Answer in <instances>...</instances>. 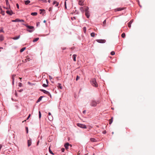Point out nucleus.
<instances>
[{
	"label": "nucleus",
	"instance_id": "1",
	"mask_svg": "<svg viewBox=\"0 0 155 155\" xmlns=\"http://www.w3.org/2000/svg\"><path fill=\"white\" fill-rule=\"evenodd\" d=\"M80 10L82 12L84 11L85 10V15L87 18H88L90 17V15L88 11V8L87 7H81L80 8Z\"/></svg>",
	"mask_w": 155,
	"mask_h": 155
},
{
	"label": "nucleus",
	"instance_id": "2",
	"mask_svg": "<svg viewBox=\"0 0 155 155\" xmlns=\"http://www.w3.org/2000/svg\"><path fill=\"white\" fill-rule=\"evenodd\" d=\"M91 83L93 86L97 87L98 86V84L95 78H93L91 80Z\"/></svg>",
	"mask_w": 155,
	"mask_h": 155
},
{
	"label": "nucleus",
	"instance_id": "3",
	"mask_svg": "<svg viewBox=\"0 0 155 155\" xmlns=\"http://www.w3.org/2000/svg\"><path fill=\"white\" fill-rule=\"evenodd\" d=\"M25 26L28 28V29H27V31H28L29 32H33L34 30V28L33 26H29L27 25H25Z\"/></svg>",
	"mask_w": 155,
	"mask_h": 155
},
{
	"label": "nucleus",
	"instance_id": "4",
	"mask_svg": "<svg viewBox=\"0 0 155 155\" xmlns=\"http://www.w3.org/2000/svg\"><path fill=\"white\" fill-rule=\"evenodd\" d=\"M99 103V101H95L92 100L90 103V105L92 107H95L96 106L97 104Z\"/></svg>",
	"mask_w": 155,
	"mask_h": 155
},
{
	"label": "nucleus",
	"instance_id": "5",
	"mask_svg": "<svg viewBox=\"0 0 155 155\" xmlns=\"http://www.w3.org/2000/svg\"><path fill=\"white\" fill-rule=\"evenodd\" d=\"M96 41L97 42L101 43H104L106 42V40L104 39H97Z\"/></svg>",
	"mask_w": 155,
	"mask_h": 155
},
{
	"label": "nucleus",
	"instance_id": "6",
	"mask_svg": "<svg viewBox=\"0 0 155 155\" xmlns=\"http://www.w3.org/2000/svg\"><path fill=\"white\" fill-rule=\"evenodd\" d=\"M78 126L79 127L83 128H86V126L85 125L81 124L78 123Z\"/></svg>",
	"mask_w": 155,
	"mask_h": 155
},
{
	"label": "nucleus",
	"instance_id": "7",
	"mask_svg": "<svg viewBox=\"0 0 155 155\" xmlns=\"http://www.w3.org/2000/svg\"><path fill=\"white\" fill-rule=\"evenodd\" d=\"M40 90L41 91L43 92H44V93L47 94L48 95H50V96H51V95L50 93L48 91L46 90L43 89H41Z\"/></svg>",
	"mask_w": 155,
	"mask_h": 155
},
{
	"label": "nucleus",
	"instance_id": "8",
	"mask_svg": "<svg viewBox=\"0 0 155 155\" xmlns=\"http://www.w3.org/2000/svg\"><path fill=\"white\" fill-rule=\"evenodd\" d=\"M12 22H24V21L23 20H20L19 19H16L15 20H12Z\"/></svg>",
	"mask_w": 155,
	"mask_h": 155
},
{
	"label": "nucleus",
	"instance_id": "9",
	"mask_svg": "<svg viewBox=\"0 0 155 155\" xmlns=\"http://www.w3.org/2000/svg\"><path fill=\"white\" fill-rule=\"evenodd\" d=\"M6 13L7 14H8L11 15H12L13 14V13L12 10H10V11L7 10L6 11Z\"/></svg>",
	"mask_w": 155,
	"mask_h": 155
},
{
	"label": "nucleus",
	"instance_id": "10",
	"mask_svg": "<svg viewBox=\"0 0 155 155\" xmlns=\"http://www.w3.org/2000/svg\"><path fill=\"white\" fill-rule=\"evenodd\" d=\"M31 139L29 140H28V146L29 147L31 145Z\"/></svg>",
	"mask_w": 155,
	"mask_h": 155
},
{
	"label": "nucleus",
	"instance_id": "11",
	"mask_svg": "<svg viewBox=\"0 0 155 155\" xmlns=\"http://www.w3.org/2000/svg\"><path fill=\"white\" fill-rule=\"evenodd\" d=\"M69 145L71 146V145H70L68 143H66L65 144L64 146H65V149L66 150H67L68 149V147Z\"/></svg>",
	"mask_w": 155,
	"mask_h": 155
},
{
	"label": "nucleus",
	"instance_id": "12",
	"mask_svg": "<svg viewBox=\"0 0 155 155\" xmlns=\"http://www.w3.org/2000/svg\"><path fill=\"white\" fill-rule=\"evenodd\" d=\"M90 140L92 142H96V141H97V140H96L95 139H94V138H91Z\"/></svg>",
	"mask_w": 155,
	"mask_h": 155
},
{
	"label": "nucleus",
	"instance_id": "13",
	"mask_svg": "<svg viewBox=\"0 0 155 155\" xmlns=\"http://www.w3.org/2000/svg\"><path fill=\"white\" fill-rule=\"evenodd\" d=\"M84 2L82 0H80L79 2V4L80 5H84V4L83 3Z\"/></svg>",
	"mask_w": 155,
	"mask_h": 155
},
{
	"label": "nucleus",
	"instance_id": "14",
	"mask_svg": "<svg viewBox=\"0 0 155 155\" xmlns=\"http://www.w3.org/2000/svg\"><path fill=\"white\" fill-rule=\"evenodd\" d=\"M4 39V37L2 35H0V41H2Z\"/></svg>",
	"mask_w": 155,
	"mask_h": 155
},
{
	"label": "nucleus",
	"instance_id": "15",
	"mask_svg": "<svg viewBox=\"0 0 155 155\" xmlns=\"http://www.w3.org/2000/svg\"><path fill=\"white\" fill-rule=\"evenodd\" d=\"M48 118L50 121H52L53 120V118L52 116H48Z\"/></svg>",
	"mask_w": 155,
	"mask_h": 155
},
{
	"label": "nucleus",
	"instance_id": "16",
	"mask_svg": "<svg viewBox=\"0 0 155 155\" xmlns=\"http://www.w3.org/2000/svg\"><path fill=\"white\" fill-rule=\"evenodd\" d=\"M20 37V35H19V36H16V37H15L14 38H12V39L14 40H17L18 39H19Z\"/></svg>",
	"mask_w": 155,
	"mask_h": 155
},
{
	"label": "nucleus",
	"instance_id": "17",
	"mask_svg": "<svg viewBox=\"0 0 155 155\" xmlns=\"http://www.w3.org/2000/svg\"><path fill=\"white\" fill-rule=\"evenodd\" d=\"M76 56H77V55L76 54H74L73 55V60L74 61H76Z\"/></svg>",
	"mask_w": 155,
	"mask_h": 155
},
{
	"label": "nucleus",
	"instance_id": "18",
	"mask_svg": "<svg viewBox=\"0 0 155 155\" xmlns=\"http://www.w3.org/2000/svg\"><path fill=\"white\" fill-rule=\"evenodd\" d=\"M58 88H60V89H62V86H61V84L59 83L58 84Z\"/></svg>",
	"mask_w": 155,
	"mask_h": 155
},
{
	"label": "nucleus",
	"instance_id": "19",
	"mask_svg": "<svg viewBox=\"0 0 155 155\" xmlns=\"http://www.w3.org/2000/svg\"><path fill=\"white\" fill-rule=\"evenodd\" d=\"M30 1L29 0H27L25 1V4L26 5H28L30 3Z\"/></svg>",
	"mask_w": 155,
	"mask_h": 155
},
{
	"label": "nucleus",
	"instance_id": "20",
	"mask_svg": "<svg viewBox=\"0 0 155 155\" xmlns=\"http://www.w3.org/2000/svg\"><path fill=\"white\" fill-rule=\"evenodd\" d=\"M53 5L56 4L55 6H57L58 5V3L56 1H54L53 3Z\"/></svg>",
	"mask_w": 155,
	"mask_h": 155
},
{
	"label": "nucleus",
	"instance_id": "21",
	"mask_svg": "<svg viewBox=\"0 0 155 155\" xmlns=\"http://www.w3.org/2000/svg\"><path fill=\"white\" fill-rule=\"evenodd\" d=\"M6 4L8 6H9V8H10V5L9 4L8 0H5Z\"/></svg>",
	"mask_w": 155,
	"mask_h": 155
},
{
	"label": "nucleus",
	"instance_id": "22",
	"mask_svg": "<svg viewBox=\"0 0 155 155\" xmlns=\"http://www.w3.org/2000/svg\"><path fill=\"white\" fill-rule=\"evenodd\" d=\"M113 120V117H112L111 119L109 120V124H111L112 123Z\"/></svg>",
	"mask_w": 155,
	"mask_h": 155
},
{
	"label": "nucleus",
	"instance_id": "23",
	"mask_svg": "<svg viewBox=\"0 0 155 155\" xmlns=\"http://www.w3.org/2000/svg\"><path fill=\"white\" fill-rule=\"evenodd\" d=\"M43 97L42 96H41L37 100V102H40L42 98Z\"/></svg>",
	"mask_w": 155,
	"mask_h": 155
},
{
	"label": "nucleus",
	"instance_id": "24",
	"mask_svg": "<svg viewBox=\"0 0 155 155\" xmlns=\"http://www.w3.org/2000/svg\"><path fill=\"white\" fill-rule=\"evenodd\" d=\"M31 15L33 16H36L37 15V12H32L31 13Z\"/></svg>",
	"mask_w": 155,
	"mask_h": 155
},
{
	"label": "nucleus",
	"instance_id": "25",
	"mask_svg": "<svg viewBox=\"0 0 155 155\" xmlns=\"http://www.w3.org/2000/svg\"><path fill=\"white\" fill-rule=\"evenodd\" d=\"M25 48H26L25 47H24V48H22L21 49V50L20 51V52H23L25 49Z\"/></svg>",
	"mask_w": 155,
	"mask_h": 155
},
{
	"label": "nucleus",
	"instance_id": "26",
	"mask_svg": "<svg viewBox=\"0 0 155 155\" xmlns=\"http://www.w3.org/2000/svg\"><path fill=\"white\" fill-rule=\"evenodd\" d=\"M39 38H35V39H34L33 41V42H35L37 41H38L39 40Z\"/></svg>",
	"mask_w": 155,
	"mask_h": 155
},
{
	"label": "nucleus",
	"instance_id": "27",
	"mask_svg": "<svg viewBox=\"0 0 155 155\" xmlns=\"http://www.w3.org/2000/svg\"><path fill=\"white\" fill-rule=\"evenodd\" d=\"M49 152L52 155L54 154L53 153V152L50 149V147H49Z\"/></svg>",
	"mask_w": 155,
	"mask_h": 155
},
{
	"label": "nucleus",
	"instance_id": "28",
	"mask_svg": "<svg viewBox=\"0 0 155 155\" xmlns=\"http://www.w3.org/2000/svg\"><path fill=\"white\" fill-rule=\"evenodd\" d=\"M95 35V34L94 33L92 32L91 34V35L92 37H94Z\"/></svg>",
	"mask_w": 155,
	"mask_h": 155
},
{
	"label": "nucleus",
	"instance_id": "29",
	"mask_svg": "<svg viewBox=\"0 0 155 155\" xmlns=\"http://www.w3.org/2000/svg\"><path fill=\"white\" fill-rule=\"evenodd\" d=\"M125 34L124 33H123L121 35L122 37V38H125Z\"/></svg>",
	"mask_w": 155,
	"mask_h": 155
},
{
	"label": "nucleus",
	"instance_id": "30",
	"mask_svg": "<svg viewBox=\"0 0 155 155\" xmlns=\"http://www.w3.org/2000/svg\"><path fill=\"white\" fill-rule=\"evenodd\" d=\"M106 24V20H105L103 22V26H105Z\"/></svg>",
	"mask_w": 155,
	"mask_h": 155
},
{
	"label": "nucleus",
	"instance_id": "31",
	"mask_svg": "<svg viewBox=\"0 0 155 155\" xmlns=\"http://www.w3.org/2000/svg\"><path fill=\"white\" fill-rule=\"evenodd\" d=\"M131 24H130V22H129L128 23V27L130 28L131 27Z\"/></svg>",
	"mask_w": 155,
	"mask_h": 155
},
{
	"label": "nucleus",
	"instance_id": "32",
	"mask_svg": "<svg viewBox=\"0 0 155 155\" xmlns=\"http://www.w3.org/2000/svg\"><path fill=\"white\" fill-rule=\"evenodd\" d=\"M39 118L40 119L41 117V113L40 111H39Z\"/></svg>",
	"mask_w": 155,
	"mask_h": 155
},
{
	"label": "nucleus",
	"instance_id": "33",
	"mask_svg": "<svg viewBox=\"0 0 155 155\" xmlns=\"http://www.w3.org/2000/svg\"><path fill=\"white\" fill-rule=\"evenodd\" d=\"M42 86L43 87H46L48 86V84H43Z\"/></svg>",
	"mask_w": 155,
	"mask_h": 155
},
{
	"label": "nucleus",
	"instance_id": "34",
	"mask_svg": "<svg viewBox=\"0 0 155 155\" xmlns=\"http://www.w3.org/2000/svg\"><path fill=\"white\" fill-rule=\"evenodd\" d=\"M123 8H117V10L116 9V11H120V10H123Z\"/></svg>",
	"mask_w": 155,
	"mask_h": 155
},
{
	"label": "nucleus",
	"instance_id": "35",
	"mask_svg": "<svg viewBox=\"0 0 155 155\" xmlns=\"http://www.w3.org/2000/svg\"><path fill=\"white\" fill-rule=\"evenodd\" d=\"M111 54L112 55H114L115 54V52L114 51H112L111 52Z\"/></svg>",
	"mask_w": 155,
	"mask_h": 155
},
{
	"label": "nucleus",
	"instance_id": "36",
	"mask_svg": "<svg viewBox=\"0 0 155 155\" xmlns=\"http://www.w3.org/2000/svg\"><path fill=\"white\" fill-rule=\"evenodd\" d=\"M25 128H26V132H27V133H28V127H26Z\"/></svg>",
	"mask_w": 155,
	"mask_h": 155
},
{
	"label": "nucleus",
	"instance_id": "37",
	"mask_svg": "<svg viewBox=\"0 0 155 155\" xmlns=\"http://www.w3.org/2000/svg\"><path fill=\"white\" fill-rule=\"evenodd\" d=\"M28 84L30 85H32L33 84H32L31 83V82H28Z\"/></svg>",
	"mask_w": 155,
	"mask_h": 155
},
{
	"label": "nucleus",
	"instance_id": "38",
	"mask_svg": "<svg viewBox=\"0 0 155 155\" xmlns=\"http://www.w3.org/2000/svg\"><path fill=\"white\" fill-rule=\"evenodd\" d=\"M18 86L20 87H21L22 86V84L21 83H18Z\"/></svg>",
	"mask_w": 155,
	"mask_h": 155
},
{
	"label": "nucleus",
	"instance_id": "39",
	"mask_svg": "<svg viewBox=\"0 0 155 155\" xmlns=\"http://www.w3.org/2000/svg\"><path fill=\"white\" fill-rule=\"evenodd\" d=\"M83 30H84V32H85L86 30V27H84Z\"/></svg>",
	"mask_w": 155,
	"mask_h": 155
},
{
	"label": "nucleus",
	"instance_id": "40",
	"mask_svg": "<svg viewBox=\"0 0 155 155\" xmlns=\"http://www.w3.org/2000/svg\"><path fill=\"white\" fill-rule=\"evenodd\" d=\"M71 18L72 20H73V19H76V17H71Z\"/></svg>",
	"mask_w": 155,
	"mask_h": 155
},
{
	"label": "nucleus",
	"instance_id": "41",
	"mask_svg": "<svg viewBox=\"0 0 155 155\" xmlns=\"http://www.w3.org/2000/svg\"><path fill=\"white\" fill-rule=\"evenodd\" d=\"M15 94L16 96H17V93L16 91H15Z\"/></svg>",
	"mask_w": 155,
	"mask_h": 155
},
{
	"label": "nucleus",
	"instance_id": "42",
	"mask_svg": "<svg viewBox=\"0 0 155 155\" xmlns=\"http://www.w3.org/2000/svg\"><path fill=\"white\" fill-rule=\"evenodd\" d=\"M30 116H31V114H29L28 116V117L27 118V120H28L29 119V118H30Z\"/></svg>",
	"mask_w": 155,
	"mask_h": 155
},
{
	"label": "nucleus",
	"instance_id": "43",
	"mask_svg": "<svg viewBox=\"0 0 155 155\" xmlns=\"http://www.w3.org/2000/svg\"><path fill=\"white\" fill-rule=\"evenodd\" d=\"M15 76L16 75H12V80H13V78H14L15 77Z\"/></svg>",
	"mask_w": 155,
	"mask_h": 155
},
{
	"label": "nucleus",
	"instance_id": "44",
	"mask_svg": "<svg viewBox=\"0 0 155 155\" xmlns=\"http://www.w3.org/2000/svg\"><path fill=\"white\" fill-rule=\"evenodd\" d=\"M133 19H131L130 21L129 22L130 23V24H132V23L133 22Z\"/></svg>",
	"mask_w": 155,
	"mask_h": 155
},
{
	"label": "nucleus",
	"instance_id": "45",
	"mask_svg": "<svg viewBox=\"0 0 155 155\" xmlns=\"http://www.w3.org/2000/svg\"><path fill=\"white\" fill-rule=\"evenodd\" d=\"M14 80H15V78H13V80H12V82L13 85L14 83Z\"/></svg>",
	"mask_w": 155,
	"mask_h": 155
},
{
	"label": "nucleus",
	"instance_id": "46",
	"mask_svg": "<svg viewBox=\"0 0 155 155\" xmlns=\"http://www.w3.org/2000/svg\"><path fill=\"white\" fill-rule=\"evenodd\" d=\"M64 150H65V149L64 148H62L61 149V151H62V152H64Z\"/></svg>",
	"mask_w": 155,
	"mask_h": 155
},
{
	"label": "nucleus",
	"instance_id": "47",
	"mask_svg": "<svg viewBox=\"0 0 155 155\" xmlns=\"http://www.w3.org/2000/svg\"><path fill=\"white\" fill-rule=\"evenodd\" d=\"M16 6H17V8H19V5H18V4L17 3V4H16Z\"/></svg>",
	"mask_w": 155,
	"mask_h": 155
},
{
	"label": "nucleus",
	"instance_id": "48",
	"mask_svg": "<svg viewBox=\"0 0 155 155\" xmlns=\"http://www.w3.org/2000/svg\"><path fill=\"white\" fill-rule=\"evenodd\" d=\"M65 8H67V7H66V2H65Z\"/></svg>",
	"mask_w": 155,
	"mask_h": 155
},
{
	"label": "nucleus",
	"instance_id": "49",
	"mask_svg": "<svg viewBox=\"0 0 155 155\" xmlns=\"http://www.w3.org/2000/svg\"><path fill=\"white\" fill-rule=\"evenodd\" d=\"M103 134H106V131H104L103 132Z\"/></svg>",
	"mask_w": 155,
	"mask_h": 155
},
{
	"label": "nucleus",
	"instance_id": "50",
	"mask_svg": "<svg viewBox=\"0 0 155 155\" xmlns=\"http://www.w3.org/2000/svg\"><path fill=\"white\" fill-rule=\"evenodd\" d=\"M0 31L4 32V31H3V29H2L0 30Z\"/></svg>",
	"mask_w": 155,
	"mask_h": 155
},
{
	"label": "nucleus",
	"instance_id": "51",
	"mask_svg": "<svg viewBox=\"0 0 155 155\" xmlns=\"http://www.w3.org/2000/svg\"><path fill=\"white\" fill-rule=\"evenodd\" d=\"M48 115H49V116H52V115H51V113L50 112H49V113H48Z\"/></svg>",
	"mask_w": 155,
	"mask_h": 155
},
{
	"label": "nucleus",
	"instance_id": "52",
	"mask_svg": "<svg viewBox=\"0 0 155 155\" xmlns=\"http://www.w3.org/2000/svg\"><path fill=\"white\" fill-rule=\"evenodd\" d=\"M22 91H23V90L22 89H21V90H19L18 91L19 92H21Z\"/></svg>",
	"mask_w": 155,
	"mask_h": 155
},
{
	"label": "nucleus",
	"instance_id": "53",
	"mask_svg": "<svg viewBox=\"0 0 155 155\" xmlns=\"http://www.w3.org/2000/svg\"><path fill=\"white\" fill-rule=\"evenodd\" d=\"M85 112H86V110H84V111H83V114H85Z\"/></svg>",
	"mask_w": 155,
	"mask_h": 155
},
{
	"label": "nucleus",
	"instance_id": "54",
	"mask_svg": "<svg viewBox=\"0 0 155 155\" xmlns=\"http://www.w3.org/2000/svg\"><path fill=\"white\" fill-rule=\"evenodd\" d=\"M78 75H77V76L76 77V81H78Z\"/></svg>",
	"mask_w": 155,
	"mask_h": 155
},
{
	"label": "nucleus",
	"instance_id": "55",
	"mask_svg": "<svg viewBox=\"0 0 155 155\" xmlns=\"http://www.w3.org/2000/svg\"><path fill=\"white\" fill-rule=\"evenodd\" d=\"M2 147V145H0V150L1 149Z\"/></svg>",
	"mask_w": 155,
	"mask_h": 155
},
{
	"label": "nucleus",
	"instance_id": "56",
	"mask_svg": "<svg viewBox=\"0 0 155 155\" xmlns=\"http://www.w3.org/2000/svg\"><path fill=\"white\" fill-rule=\"evenodd\" d=\"M49 78H50V79H52V77H51V76H49Z\"/></svg>",
	"mask_w": 155,
	"mask_h": 155
},
{
	"label": "nucleus",
	"instance_id": "57",
	"mask_svg": "<svg viewBox=\"0 0 155 155\" xmlns=\"http://www.w3.org/2000/svg\"><path fill=\"white\" fill-rule=\"evenodd\" d=\"M51 8H49V11H51Z\"/></svg>",
	"mask_w": 155,
	"mask_h": 155
},
{
	"label": "nucleus",
	"instance_id": "58",
	"mask_svg": "<svg viewBox=\"0 0 155 155\" xmlns=\"http://www.w3.org/2000/svg\"><path fill=\"white\" fill-rule=\"evenodd\" d=\"M39 141H38L37 143V145H38L39 143Z\"/></svg>",
	"mask_w": 155,
	"mask_h": 155
},
{
	"label": "nucleus",
	"instance_id": "59",
	"mask_svg": "<svg viewBox=\"0 0 155 155\" xmlns=\"http://www.w3.org/2000/svg\"><path fill=\"white\" fill-rule=\"evenodd\" d=\"M29 58H28V59H25V61H26L27 60H28V61H29Z\"/></svg>",
	"mask_w": 155,
	"mask_h": 155
},
{
	"label": "nucleus",
	"instance_id": "60",
	"mask_svg": "<svg viewBox=\"0 0 155 155\" xmlns=\"http://www.w3.org/2000/svg\"><path fill=\"white\" fill-rule=\"evenodd\" d=\"M50 1H51V0H48V2L49 3H50Z\"/></svg>",
	"mask_w": 155,
	"mask_h": 155
},
{
	"label": "nucleus",
	"instance_id": "61",
	"mask_svg": "<svg viewBox=\"0 0 155 155\" xmlns=\"http://www.w3.org/2000/svg\"><path fill=\"white\" fill-rule=\"evenodd\" d=\"M9 8V6H8V7H7V8H6V9H8Z\"/></svg>",
	"mask_w": 155,
	"mask_h": 155
},
{
	"label": "nucleus",
	"instance_id": "62",
	"mask_svg": "<svg viewBox=\"0 0 155 155\" xmlns=\"http://www.w3.org/2000/svg\"><path fill=\"white\" fill-rule=\"evenodd\" d=\"M0 49H3V48H2V47H0Z\"/></svg>",
	"mask_w": 155,
	"mask_h": 155
},
{
	"label": "nucleus",
	"instance_id": "63",
	"mask_svg": "<svg viewBox=\"0 0 155 155\" xmlns=\"http://www.w3.org/2000/svg\"><path fill=\"white\" fill-rule=\"evenodd\" d=\"M44 23H45V22H46V20H44Z\"/></svg>",
	"mask_w": 155,
	"mask_h": 155
},
{
	"label": "nucleus",
	"instance_id": "64",
	"mask_svg": "<svg viewBox=\"0 0 155 155\" xmlns=\"http://www.w3.org/2000/svg\"><path fill=\"white\" fill-rule=\"evenodd\" d=\"M26 121V120H24V121H22V123H23L24 122H25V121Z\"/></svg>",
	"mask_w": 155,
	"mask_h": 155
}]
</instances>
